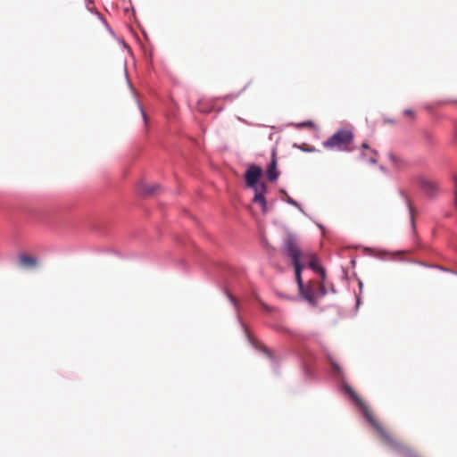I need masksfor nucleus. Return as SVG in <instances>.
<instances>
[{"mask_svg": "<svg viewBox=\"0 0 457 457\" xmlns=\"http://www.w3.org/2000/svg\"><path fill=\"white\" fill-rule=\"evenodd\" d=\"M262 175V169L256 165H251L245 174V179L247 186L254 189L253 203L258 204L261 206L263 213L267 212V203L264 197L266 192V185L264 183H258V180Z\"/></svg>", "mask_w": 457, "mask_h": 457, "instance_id": "nucleus-1", "label": "nucleus"}, {"mask_svg": "<svg viewBox=\"0 0 457 457\" xmlns=\"http://www.w3.org/2000/svg\"><path fill=\"white\" fill-rule=\"evenodd\" d=\"M283 253L289 258H291L295 270V278L299 287V289L303 287L301 271L303 269V264H301V257H303V252L298 246L295 239L293 237H287L284 241L283 245Z\"/></svg>", "mask_w": 457, "mask_h": 457, "instance_id": "nucleus-2", "label": "nucleus"}, {"mask_svg": "<svg viewBox=\"0 0 457 457\" xmlns=\"http://www.w3.org/2000/svg\"><path fill=\"white\" fill-rule=\"evenodd\" d=\"M353 134L352 130L343 129L337 130L323 143L326 149L351 152L353 150Z\"/></svg>", "mask_w": 457, "mask_h": 457, "instance_id": "nucleus-3", "label": "nucleus"}, {"mask_svg": "<svg viewBox=\"0 0 457 457\" xmlns=\"http://www.w3.org/2000/svg\"><path fill=\"white\" fill-rule=\"evenodd\" d=\"M352 397L354 399L356 403L361 409L367 420L378 431L383 443L385 445H388L389 447L395 446V444L390 436V432L376 420V419L374 418V416H373L371 411L370 410V408L368 407V405L361 398H359L354 393H352Z\"/></svg>", "mask_w": 457, "mask_h": 457, "instance_id": "nucleus-4", "label": "nucleus"}, {"mask_svg": "<svg viewBox=\"0 0 457 457\" xmlns=\"http://www.w3.org/2000/svg\"><path fill=\"white\" fill-rule=\"evenodd\" d=\"M419 183L430 196L435 195L439 191V184L436 180L420 178L419 179Z\"/></svg>", "mask_w": 457, "mask_h": 457, "instance_id": "nucleus-5", "label": "nucleus"}, {"mask_svg": "<svg viewBox=\"0 0 457 457\" xmlns=\"http://www.w3.org/2000/svg\"><path fill=\"white\" fill-rule=\"evenodd\" d=\"M303 257H301V264H303V267L304 266L305 262H308V265L311 269L320 272L322 277H324V270L321 269L320 266L319 265L317 258L311 253H305L303 252Z\"/></svg>", "mask_w": 457, "mask_h": 457, "instance_id": "nucleus-6", "label": "nucleus"}, {"mask_svg": "<svg viewBox=\"0 0 457 457\" xmlns=\"http://www.w3.org/2000/svg\"><path fill=\"white\" fill-rule=\"evenodd\" d=\"M404 202L407 210V216L410 223L411 229L415 231V217H416V209L408 196H404Z\"/></svg>", "mask_w": 457, "mask_h": 457, "instance_id": "nucleus-7", "label": "nucleus"}, {"mask_svg": "<svg viewBox=\"0 0 457 457\" xmlns=\"http://www.w3.org/2000/svg\"><path fill=\"white\" fill-rule=\"evenodd\" d=\"M302 295L304 299L312 306L317 305V300L314 293V289L312 286L308 287H302L300 289Z\"/></svg>", "mask_w": 457, "mask_h": 457, "instance_id": "nucleus-8", "label": "nucleus"}, {"mask_svg": "<svg viewBox=\"0 0 457 457\" xmlns=\"http://www.w3.org/2000/svg\"><path fill=\"white\" fill-rule=\"evenodd\" d=\"M361 155L371 163H375L377 162V152L371 149L367 143H363L361 145Z\"/></svg>", "mask_w": 457, "mask_h": 457, "instance_id": "nucleus-9", "label": "nucleus"}, {"mask_svg": "<svg viewBox=\"0 0 457 457\" xmlns=\"http://www.w3.org/2000/svg\"><path fill=\"white\" fill-rule=\"evenodd\" d=\"M267 177L271 181L275 180L278 177V172L277 171V162L274 154L272 161L267 170Z\"/></svg>", "mask_w": 457, "mask_h": 457, "instance_id": "nucleus-10", "label": "nucleus"}, {"mask_svg": "<svg viewBox=\"0 0 457 457\" xmlns=\"http://www.w3.org/2000/svg\"><path fill=\"white\" fill-rule=\"evenodd\" d=\"M402 457H421L416 450L407 445H402Z\"/></svg>", "mask_w": 457, "mask_h": 457, "instance_id": "nucleus-11", "label": "nucleus"}, {"mask_svg": "<svg viewBox=\"0 0 457 457\" xmlns=\"http://www.w3.org/2000/svg\"><path fill=\"white\" fill-rule=\"evenodd\" d=\"M21 263L24 266L33 267L37 264V260L29 255H22L20 258Z\"/></svg>", "mask_w": 457, "mask_h": 457, "instance_id": "nucleus-12", "label": "nucleus"}, {"mask_svg": "<svg viewBox=\"0 0 457 457\" xmlns=\"http://www.w3.org/2000/svg\"><path fill=\"white\" fill-rule=\"evenodd\" d=\"M312 287L314 289L316 299L319 296H323L326 294V289L322 284L316 283V284L312 285Z\"/></svg>", "mask_w": 457, "mask_h": 457, "instance_id": "nucleus-13", "label": "nucleus"}, {"mask_svg": "<svg viewBox=\"0 0 457 457\" xmlns=\"http://www.w3.org/2000/svg\"><path fill=\"white\" fill-rule=\"evenodd\" d=\"M313 126L314 125L312 121H305V122L297 124L298 128H303V127L313 128Z\"/></svg>", "mask_w": 457, "mask_h": 457, "instance_id": "nucleus-14", "label": "nucleus"}, {"mask_svg": "<svg viewBox=\"0 0 457 457\" xmlns=\"http://www.w3.org/2000/svg\"><path fill=\"white\" fill-rule=\"evenodd\" d=\"M403 114L409 117L410 119H412L414 117V113L411 110H405Z\"/></svg>", "mask_w": 457, "mask_h": 457, "instance_id": "nucleus-15", "label": "nucleus"}, {"mask_svg": "<svg viewBox=\"0 0 457 457\" xmlns=\"http://www.w3.org/2000/svg\"><path fill=\"white\" fill-rule=\"evenodd\" d=\"M454 184H455V190H454L455 205L457 207V176L454 177Z\"/></svg>", "mask_w": 457, "mask_h": 457, "instance_id": "nucleus-16", "label": "nucleus"}, {"mask_svg": "<svg viewBox=\"0 0 457 457\" xmlns=\"http://www.w3.org/2000/svg\"><path fill=\"white\" fill-rule=\"evenodd\" d=\"M332 367L335 370V371L339 372V366L337 363H332Z\"/></svg>", "mask_w": 457, "mask_h": 457, "instance_id": "nucleus-17", "label": "nucleus"}, {"mask_svg": "<svg viewBox=\"0 0 457 457\" xmlns=\"http://www.w3.org/2000/svg\"><path fill=\"white\" fill-rule=\"evenodd\" d=\"M145 193H147V194L154 193V187H152V188H146V189L145 190Z\"/></svg>", "mask_w": 457, "mask_h": 457, "instance_id": "nucleus-18", "label": "nucleus"}, {"mask_svg": "<svg viewBox=\"0 0 457 457\" xmlns=\"http://www.w3.org/2000/svg\"><path fill=\"white\" fill-rule=\"evenodd\" d=\"M198 109H199V111H200V112H208V110H207V109H204V107H202L201 105H199Z\"/></svg>", "mask_w": 457, "mask_h": 457, "instance_id": "nucleus-19", "label": "nucleus"}, {"mask_svg": "<svg viewBox=\"0 0 457 457\" xmlns=\"http://www.w3.org/2000/svg\"><path fill=\"white\" fill-rule=\"evenodd\" d=\"M287 202L293 205H297V204L291 198H288Z\"/></svg>", "mask_w": 457, "mask_h": 457, "instance_id": "nucleus-20", "label": "nucleus"}, {"mask_svg": "<svg viewBox=\"0 0 457 457\" xmlns=\"http://www.w3.org/2000/svg\"><path fill=\"white\" fill-rule=\"evenodd\" d=\"M141 112H142L145 121L146 122V115H145V112L143 111V109H141Z\"/></svg>", "mask_w": 457, "mask_h": 457, "instance_id": "nucleus-21", "label": "nucleus"}, {"mask_svg": "<svg viewBox=\"0 0 457 457\" xmlns=\"http://www.w3.org/2000/svg\"><path fill=\"white\" fill-rule=\"evenodd\" d=\"M391 158H392V161L395 162V158L393 157V156H391Z\"/></svg>", "mask_w": 457, "mask_h": 457, "instance_id": "nucleus-22", "label": "nucleus"}, {"mask_svg": "<svg viewBox=\"0 0 457 457\" xmlns=\"http://www.w3.org/2000/svg\"><path fill=\"white\" fill-rule=\"evenodd\" d=\"M230 298L232 302H235V298L233 296H230Z\"/></svg>", "mask_w": 457, "mask_h": 457, "instance_id": "nucleus-23", "label": "nucleus"}]
</instances>
